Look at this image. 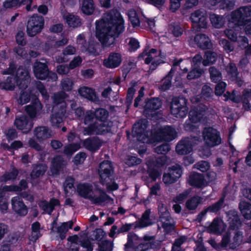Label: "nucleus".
<instances>
[{
    "mask_svg": "<svg viewBox=\"0 0 251 251\" xmlns=\"http://www.w3.org/2000/svg\"><path fill=\"white\" fill-rule=\"evenodd\" d=\"M66 19L68 24L71 27H75L81 25L80 20L77 16L69 15L66 16Z\"/></svg>",
    "mask_w": 251,
    "mask_h": 251,
    "instance_id": "864d4df0",
    "label": "nucleus"
},
{
    "mask_svg": "<svg viewBox=\"0 0 251 251\" xmlns=\"http://www.w3.org/2000/svg\"><path fill=\"white\" fill-rule=\"evenodd\" d=\"M209 163L206 161H201L194 165L195 168L200 170L201 172H206L210 168Z\"/></svg>",
    "mask_w": 251,
    "mask_h": 251,
    "instance_id": "e2e57ef3",
    "label": "nucleus"
},
{
    "mask_svg": "<svg viewBox=\"0 0 251 251\" xmlns=\"http://www.w3.org/2000/svg\"><path fill=\"white\" fill-rule=\"evenodd\" d=\"M79 94L89 100L92 101H96L97 98L95 90L90 87L82 86L78 90Z\"/></svg>",
    "mask_w": 251,
    "mask_h": 251,
    "instance_id": "f704fd0d",
    "label": "nucleus"
},
{
    "mask_svg": "<svg viewBox=\"0 0 251 251\" xmlns=\"http://www.w3.org/2000/svg\"><path fill=\"white\" fill-rule=\"evenodd\" d=\"M220 223L219 219L218 218H214L212 222L207 227L208 232L215 234L220 233Z\"/></svg>",
    "mask_w": 251,
    "mask_h": 251,
    "instance_id": "8fccbe9b",
    "label": "nucleus"
},
{
    "mask_svg": "<svg viewBox=\"0 0 251 251\" xmlns=\"http://www.w3.org/2000/svg\"><path fill=\"white\" fill-rule=\"evenodd\" d=\"M161 106V102L158 99H152L147 102L144 112V114L147 117H152L157 113L156 111Z\"/></svg>",
    "mask_w": 251,
    "mask_h": 251,
    "instance_id": "412c9836",
    "label": "nucleus"
},
{
    "mask_svg": "<svg viewBox=\"0 0 251 251\" xmlns=\"http://www.w3.org/2000/svg\"><path fill=\"white\" fill-rule=\"evenodd\" d=\"M137 89V84L136 82H132L130 83V86L129 87L127 97H126V101L127 102L129 103H131L133 98L134 94Z\"/></svg>",
    "mask_w": 251,
    "mask_h": 251,
    "instance_id": "13d9d810",
    "label": "nucleus"
},
{
    "mask_svg": "<svg viewBox=\"0 0 251 251\" xmlns=\"http://www.w3.org/2000/svg\"><path fill=\"white\" fill-rule=\"evenodd\" d=\"M164 58V56L161 55L160 51L154 49L149 50H145L138 56L139 59H144L146 64L151 62L150 68L152 70L155 69L157 65L163 62L162 59Z\"/></svg>",
    "mask_w": 251,
    "mask_h": 251,
    "instance_id": "20e7f679",
    "label": "nucleus"
},
{
    "mask_svg": "<svg viewBox=\"0 0 251 251\" xmlns=\"http://www.w3.org/2000/svg\"><path fill=\"white\" fill-rule=\"evenodd\" d=\"M53 113L50 117V122L53 126H58L65 119L66 109H58V106L53 107Z\"/></svg>",
    "mask_w": 251,
    "mask_h": 251,
    "instance_id": "b1692460",
    "label": "nucleus"
},
{
    "mask_svg": "<svg viewBox=\"0 0 251 251\" xmlns=\"http://www.w3.org/2000/svg\"><path fill=\"white\" fill-rule=\"evenodd\" d=\"M187 100L185 98H175L173 99L171 106V113L176 118H183L187 113Z\"/></svg>",
    "mask_w": 251,
    "mask_h": 251,
    "instance_id": "423d86ee",
    "label": "nucleus"
},
{
    "mask_svg": "<svg viewBox=\"0 0 251 251\" xmlns=\"http://www.w3.org/2000/svg\"><path fill=\"white\" fill-rule=\"evenodd\" d=\"M15 66L11 64L7 70L3 72V75L11 74L12 75L8 76L6 79L0 82V88L2 89L12 91L15 88V84L20 89H25L29 83V72L27 69L23 68H19L16 72L15 75Z\"/></svg>",
    "mask_w": 251,
    "mask_h": 251,
    "instance_id": "f257e3e1",
    "label": "nucleus"
},
{
    "mask_svg": "<svg viewBox=\"0 0 251 251\" xmlns=\"http://www.w3.org/2000/svg\"><path fill=\"white\" fill-rule=\"evenodd\" d=\"M47 170V166L45 165H40L35 166L31 174V177L32 178H36L43 176Z\"/></svg>",
    "mask_w": 251,
    "mask_h": 251,
    "instance_id": "603ef678",
    "label": "nucleus"
},
{
    "mask_svg": "<svg viewBox=\"0 0 251 251\" xmlns=\"http://www.w3.org/2000/svg\"><path fill=\"white\" fill-rule=\"evenodd\" d=\"M218 54L216 52L210 50L205 52L202 65L208 66L214 64L217 60Z\"/></svg>",
    "mask_w": 251,
    "mask_h": 251,
    "instance_id": "4c0bfd02",
    "label": "nucleus"
},
{
    "mask_svg": "<svg viewBox=\"0 0 251 251\" xmlns=\"http://www.w3.org/2000/svg\"><path fill=\"white\" fill-rule=\"evenodd\" d=\"M96 36L104 47H108L114 43L120 32H96Z\"/></svg>",
    "mask_w": 251,
    "mask_h": 251,
    "instance_id": "f3484780",
    "label": "nucleus"
},
{
    "mask_svg": "<svg viewBox=\"0 0 251 251\" xmlns=\"http://www.w3.org/2000/svg\"><path fill=\"white\" fill-rule=\"evenodd\" d=\"M209 18L212 25L215 28H220L223 26L225 20L223 16L212 13L210 14Z\"/></svg>",
    "mask_w": 251,
    "mask_h": 251,
    "instance_id": "37998d69",
    "label": "nucleus"
},
{
    "mask_svg": "<svg viewBox=\"0 0 251 251\" xmlns=\"http://www.w3.org/2000/svg\"><path fill=\"white\" fill-rule=\"evenodd\" d=\"M191 19L193 23L200 28H206L207 26V15L203 10H198L191 14Z\"/></svg>",
    "mask_w": 251,
    "mask_h": 251,
    "instance_id": "dca6fc26",
    "label": "nucleus"
},
{
    "mask_svg": "<svg viewBox=\"0 0 251 251\" xmlns=\"http://www.w3.org/2000/svg\"><path fill=\"white\" fill-rule=\"evenodd\" d=\"M243 234L241 231L237 230L234 232L232 242L230 243V249L231 250L237 249L243 243Z\"/></svg>",
    "mask_w": 251,
    "mask_h": 251,
    "instance_id": "58836bf2",
    "label": "nucleus"
},
{
    "mask_svg": "<svg viewBox=\"0 0 251 251\" xmlns=\"http://www.w3.org/2000/svg\"><path fill=\"white\" fill-rule=\"evenodd\" d=\"M94 189L91 185L88 183L79 184L77 187V192L78 195L87 199H90Z\"/></svg>",
    "mask_w": 251,
    "mask_h": 251,
    "instance_id": "473e14b6",
    "label": "nucleus"
},
{
    "mask_svg": "<svg viewBox=\"0 0 251 251\" xmlns=\"http://www.w3.org/2000/svg\"><path fill=\"white\" fill-rule=\"evenodd\" d=\"M68 97V95L64 92L60 91L54 94L52 100L54 103L53 106H58V109H66V104L65 99Z\"/></svg>",
    "mask_w": 251,
    "mask_h": 251,
    "instance_id": "2f4dec72",
    "label": "nucleus"
},
{
    "mask_svg": "<svg viewBox=\"0 0 251 251\" xmlns=\"http://www.w3.org/2000/svg\"><path fill=\"white\" fill-rule=\"evenodd\" d=\"M32 232L30 236V240L35 241L38 239L41 236L40 233V225L39 222L33 223L31 226Z\"/></svg>",
    "mask_w": 251,
    "mask_h": 251,
    "instance_id": "de8ad7c7",
    "label": "nucleus"
},
{
    "mask_svg": "<svg viewBox=\"0 0 251 251\" xmlns=\"http://www.w3.org/2000/svg\"><path fill=\"white\" fill-rule=\"evenodd\" d=\"M42 105L38 100H35L34 103L26 106V113L31 118L38 117L42 112Z\"/></svg>",
    "mask_w": 251,
    "mask_h": 251,
    "instance_id": "bb28decb",
    "label": "nucleus"
},
{
    "mask_svg": "<svg viewBox=\"0 0 251 251\" xmlns=\"http://www.w3.org/2000/svg\"><path fill=\"white\" fill-rule=\"evenodd\" d=\"M18 103L23 105L29 101L30 99V93L27 91H21L19 96L16 97Z\"/></svg>",
    "mask_w": 251,
    "mask_h": 251,
    "instance_id": "3c124183",
    "label": "nucleus"
},
{
    "mask_svg": "<svg viewBox=\"0 0 251 251\" xmlns=\"http://www.w3.org/2000/svg\"><path fill=\"white\" fill-rule=\"evenodd\" d=\"M33 71L35 77L39 79H46L49 75V71L45 63L36 62L34 64Z\"/></svg>",
    "mask_w": 251,
    "mask_h": 251,
    "instance_id": "a878e982",
    "label": "nucleus"
},
{
    "mask_svg": "<svg viewBox=\"0 0 251 251\" xmlns=\"http://www.w3.org/2000/svg\"><path fill=\"white\" fill-rule=\"evenodd\" d=\"M177 136L176 129L171 126H166L162 127L158 132L156 139L159 141L170 142L175 139Z\"/></svg>",
    "mask_w": 251,
    "mask_h": 251,
    "instance_id": "f8f14e48",
    "label": "nucleus"
},
{
    "mask_svg": "<svg viewBox=\"0 0 251 251\" xmlns=\"http://www.w3.org/2000/svg\"><path fill=\"white\" fill-rule=\"evenodd\" d=\"M148 121L147 120H142L134 124L132 133L137 139L144 142L149 136L148 132L146 130Z\"/></svg>",
    "mask_w": 251,
    "mask_h": 251,
    "instance_id": "9d476101",
    "label": "nucleus"
},
{
    "mask_svg": "<svg viewBox=\"0 0 251 251\" xmlns=\"http://www.w3.org/2000/svg\"><path fill=\"white\" fill-rule=\"evenodd\" d=\"M176 151L178 154L184 155L188 151V139L185 138L181 140L176 146Z\"/></svg>",
    "mask_w": 251,
    "mask_h": 251,
    "instance_id": "49530a36",
    "label": "nucleus"
},
{
    "mask_svg": "<svg viewBox=\"0 0 251 251\" xmlns=\"http://www.w3.org/2000/svg\"><path fill=\"white\" fill-rule=\"evenodd\" d=\"M34 135L39 141H42L52 136V131L48 127L39 126L34 129Z\"/></svg>",
    "mask_w": 251,
    "mask_h": 251,
    "instance_id": "cd10ccee",
    "label": "nucleus"
},
{
    "mask_svg": "<svg viewBox=\"0 0 251 251\" xmlns=\"http://www.w3.org/2000/svg\"><path fill=\"white\" fill-rule=\"evenodd\" d=\"M65 164L66 162L62 157L60 156H55L52 161V165L50 167L52 173L57 174Z\"/></svg>",
    "mask_w": 251,
    "mask_h": 251,
    "instance_id": "e433bc0d",
    "label": "nucleus"
},
{
    "mask_svg": "<svg viewBox=\"0 0 251 251\" xmlns=\"http://www.w3.org/2000/svg\"><path fill=\"white\" fill-rule=\"evenodd\" d=\"M75 82L73 79L69 77L63 78L60 82V87L63 92H71L74 88Z\"/></svg>",
    "mask_w": 251,
    "mask_h": 251,
    "instance_id": "c03bdc74",
    "label": "nucleus"
},
{
    "mask_svg": "<svg viewBox=\"0 0 251 251\" xmlns=\"http://www.w3.org/2000/svg\"><path fill=\"white\" fill-rule=\"evenodd\" d=\"M128 40V45L129 46L128 50L129 51H135L139 48L140 44L137 39L134 38H130Z\"/></svg>",
    "mask_w": 251,
    "mask_h": 251,
    "instance_id": "338daca9",
    "label": "nucleus"
},
{
    "mask_svg": "<svg viewBox=\"0 0 251 251\" xmlns=\"http://www.w3.org/2000/svg\"><path fill=\"white\" fill-rule=\"evenodd\" d=\"M96 121L87 127L84 128V135L103 134L110 132L113 125L112 122L107 121L108 112L105 109L100 108L94 112Z\"/></svg>",
    "mask_w": 251,
    "mask_h": 251,
    "instance_id": "7ed1b4c3",
    "label": "nucleus"
},
{
    "mask_svg": "<svg viewBox=\"0 0 251 251\" xmlns=\"http://www.w3.org/2000/svg\"><path fill=\"white\" fill-rule=\"evenodd\" d=\"M189 185L198 189H202L207 185L203 175L197 172L189 175Z\"/></svg>",
    "mask_w": 251,
    "mask_h": 251,
    "instance_id": "4be33fe9",
    "label": "nucleus"
},
{
    "mask_svg": "<svg viewBox=\"0 0 251 251\" xmlns=\"http://www.w3.org/2000/svg\"><path fill=\"white\" fill-rule=\"evenodd\" d=\"M144 239L146 242L141 244L142 246H144L145 251L150 249H157L159 246V243L155 241L153 237L145 236Z\"/></svg>",
    "mask_w": 251,
    "mask_h": 251,
    "instance_id": "a19ab883",
    "label": "nucleus"
},
{
    "mask_svg": "<svg viewBox=\"0 0 251 251\" xmlns=\"http://www.w3.org/2000/svg\"><path fill=\"white\" fill-rule=\"evenodd\" d=\"M158 213L162 227L166 230L170 231L174 229V225L167 207L162 202H160L158 207Z\"/></svg>",
    "mask_w": 251,
    "mask_h": 251,
    "instance_id": "1a4fd4ad",
    "label": "nucleus"
},
{
    "mask_svg": "<svg viewBox=\"0 0 251 251\" xmlns=\"http://www.w3.org/2000/svg\"><path fill=\"white\" fill-rule=\"evenodd\" d=\"M210 77L211 81L217 83L222 79V74L218 69L215 67H210L209 69Z\"/></svg>",
    "mask_w": 251,
    "mask_h": 251,
    "instance_id": "09e8293b",
    "label": "nucleus"
},
{
    "mask_svg": "<svg viewBox=\"0 0 251 251\" xmlns=\"http://www.w3.org/2000/svg\"><path fill=\"white\" fill-rule=\"evenodd\" d=\"M231 20H235V22L243 23L242 20L245 18H251V5L241 7L231 13Z\"/></svg>",
    "mask_w": 251,
    "mask_h": 251,
    "instance_id": "4468645a",
    "label": "nucleus"
},
{
    "mask_svg": "<svg viewBox=\"0 0 251 251\" xmlns=\"http://www.w3.org/2000/svg\"><path fill=\"white\" fill-rule=\"evenodd\" d=\"M74 179L72 177L67 178L64 184V191L68 195H71L74 190Z\"/></svg>",
    "mask_w": 251,
    "mask_h": 251,
    "instance_id": "4d7b16f0",
    "label": "nucleus"
},
{
    "mask_svg": "<svg viewBox=\"0 0 251 251\" xmlns=\"http://www.w3.org/2000/svg\"><path fill=\"white\" fill-rule=\"evenodd\" d=\"M202 134L205 144L209 147L218 146L222 142L220 132L212 126L205 127Z\"/></svg>",
    "mask_w": 251,
    "mask_h": 251,
    "instance_id": "39448f33",
    "label": "nucleus"
},
{
    "mask_svg": "<svg viewBox=\"0 0 251 251\" xmlns=\"http://www.w3.org/2000/svg\"><path fill=\"white\" fill-rule=\"evenodd\" d=\"M73 225L72 221L63 223L57 228V233L59 234L60 238L63 240L66 237V233L69 228H71Z\"/></svg>",
    "mask_w": 251,
    "mask_h": 251,
    "instance_id": "a18cd8bd",
    "label": "nucleus"
},
{
    "mask_svg": "<svg viewBox=\"0 0 251 251\" xmlns=\"http://www.w3.org/2000/svg\"><path fill=\"white\" fill-rule=\"evenodd\" d=\"M99 173L100 176V182L104 184L108 180H111L110 177L113 173V167L112 163L109 161H104L100 165Z\"/></svg>",
    "mask_w": 251,
    "mask_h": 251,
    "instance_id": "9b49d317",
    "label": "nucleus"
},
{
    "mask_svg": "<svg viewBox=\"0 0 251 251\" xmlns=\"http://www.w3.org/2000/svg\"><path fill=\"white\" fill-rule=\"evenodd\" d=\"M226 84L224 81H221L216 85L215 88V94L217 96L223 95L226 90Z\"/></svg>",
    "mask_w": 251,
    "mask_h": 251,
    "instance_id": "69168bd1",
    "label": "nucleus"
},
{
    "mask_svg": "<svg viewBox=\"0 0 251 251\" xmlns=\"http://www.w3.org/2000/svg\"><path fill=\"white\" fill-rule=\"evenodd\" d=\"M11 205L14 211L21 216H25L28 212V208L24 203L22 199L15 197L11 199Z\"/></svg>",
    "mask_w": 251,
    "mask_h": 251,
    "instance_id": "aec40b11",
    "label": "nucleus"
},
{
    "mask_svg": "<svg viewBox=\"0 0 251 251\" xmlns=\"http://www.w3.org/2000/svg\"><path fill=\"white\" fill-rule=\"evenodd\" d=\"M101 142L97 138H90L83 141L84 146L88 150L95 151L101 146Z\"/></svg>",
    "mask_w": 251,
    "mask_h": 251,
    "instance_id": "72a5a7b5",
    "label": "nucleus"
},
{
    "mask_svg": "<svg viewBox=\"0 0 251 251\" xmlns=\"http://www.w3.org/2000/svg\"><path fill=\"white\" fill-rule=\"evenodd\" d=\"M201 198L196 196L189 198V210H195L201 201Z\"/></svg>",
    "mask_w": 251,
    "mask_h": 251,
    "instance_id": "052dcab7",
    "label": "nucleus"
},
{
    "mask_svg": "<svg viewBox=\"0 0 251 251\" xmlns=\"http://www.w3.org/2000/svg\"><path fill=\"white\" fill-rule=\"evenodd\" d=\"M80 148V145L77 143L68 144L64 147L63 153L68 156H71Z\"/></svg>",
    "mask_w": 251,
    "mask_h": 251,
    "instance_id": "5fc2aeb1",
    "label": "nucleus"
},
{
    "mask_svg": "<svg viewBox=\"0 0 251 251\" xmlns=\"http://www.w3.org/2000/svg\"><path fill=\"white\" fill-rule=\"evenodd\" d=\"M226 71L227 74L230 75L233 79H237L238 78L239 73L238 69L234 63H229L226 68Z\"/></svg>",
    "mask_w": 251,
    "mask_h": 251,
    "instance_id": "6e6d98bb",
    "label": "nucleus"
},
{
    "mask_svg": "<svg viewBox=\"0 0 251 251\" xmlns=\"http://www.w3.org/2000/svg\"><path fill=\"white\" fill-rule=\"evenodd\" d=\"M225 201V196H222L219 200L209 205L206 208L202 210L197 216L196 221L198 223H201L203 219V217L206 214L207 212L217 214L219 211L224 207H225L224 203Z\"/></svg>",
    "mask_w": 251,
    "mask_h": 251,
    "instance_id": "6e6552de",
    "label": "nucleus"
},
{
    "mask_svg": "<svg viewBox=\"0 0 251 251\" xmlns=\"http://www.w3.org/2000/svg\"><path fill=\"white\" fill-rule=\"evenodd\" d=\"M242 22L241 24L238 22H235V20H230L229 21L228 27L236 31L244 29L245 31H251V21L242 20Z\"/></svg>",
    "mask_w": 251,
    "mask_h": 251,
    "instance_id": "c85d7f7f",
    "label": "nucleus"
},
{
    "mask_svg": "<svg viewBox=\"0 0 251 251\" xmlns=\"http://www.w3.org/2000/svg\"><path fill=\"white\" fill-rule=\"evenodd\" d=\"M14 125L18 129L23 130L24 132L27 133L32 128L33 123L27 116L23 115L16 118Z\"/></svg>",
    "mask_w": 251,
    "mask_h": 251,
    "instance_id": "6ab92c4d",
    "label": "nucleus"
},
{
    "mask_svg": "<svg viewBox=\"0 0 251 251\" xmlns=\"http://www.w3.org/2000/svg\"><path fill=\"white\" fill-rule=\"evenodd\" d=\"M219 44L227 52H231L234 49L233 46H232L231 43L227 39H222L220 40L219 41Z\"/></svg>",
    "mask_w": 251,
    "mask_h": 251,
    "instance_id": "0e129e2a",
    "label": "nucleus"
},
{
    "mask_svg": "<svg viewBox=\"0 0 251 251\" xmlns=\"http://www.w3.org/2000/svg\"><path fill=\"white\" fill-rule=\"evenodd\" d=\"M109 196L98 186L96 185L92 193L89 200L93 204L101 205L103 203L108 201Z\"/></svg>",
    "mask_w": 251,
    "mask_h": 251,
    "instance_id": "ddd939ff",
    "label": "nucleus"
},
{
    "mask_svg": "<svg viewBox=\"0 0 251 251\" xmlns=\"http://www.w3.org/2000/svg\"><path fill=\"white\" fill-rule=\"evenodd\" d=\"M182 174L181 170L177 167L170 168L163 176V181L166 185L175 183Z\"/></svg>",
    "mask_w": 251,
    "mask_h": 251,
    "instance_id": "a211bd4d",
    "label": "nucleus"
},
{
    "mask_svg": "<svg viewBox=\"0 0 251 251\" xmlns=\"http://www.w3.org/2000/svg\"><path fill=\"white\" fill-rule=\"evenodd\" d=\"M96 31H122L124 29V20L117 10L112 9L96 22Z\"/></svg>",
    "mask_w": 251,
    "mask_h": 251,
    "instance_id": "f03ea898",
    "label": "nucleus"
},
{
    "mask_svg": "<svg viewBox=\"0 0 251 251\" xmlns=\"http://www.w3.org/2000/svg\"><path fill=\"white\" fill-rule=\"evenodd\" d=\"M150 209H147L143 214L141 218L134 223V227L141 228L152 225V222L150 218Z\"/></svg>",
    "mask_w": 251,
    "mask_h": 251,
    "instance_id": "7c9ffc66",
    "label": "nucleus"
},
{
    "mask_svg": "<svg viewBox=\"0 0 251 251\" xmlns=\"http://www.w3.org/2000/svg\"><path fill=\"white\" fill-rule=\"evenodd\" d=\"M18 175V171L16 169H13L11 172H6L1 177L0 181L6 182L7 181L13 180L16 178Z\"/></svg>",
    "mask_w": 251,
    "mask_h": 251,
    "instance_id": "680f3d73",
    "label": "nucleus"
},
{
    "mask_svg": "<svg viewBox=\"0 0 251 251\" xmlns=\"http://www.w3.org/2000/svg\"><path fill=\"white\" fill-rule=\"evenodd\" d=\"M121 63V55L118 53H111L107 59L103 61V65L107 68H114Z\"/></svg>",
    "mask_w": 251,
    "mask_h": 251,
    "instance_id": "c756f323",
    "label": "nucleus"
},
{
    "mask_svg": "<svg viewBox=\"0 0 251 251\" xmlns=\"http://www.w3.org/2000/svg\"><path fill=\"white\" fill-rule=\"evenodd\" d=\"M95 10V6L93 0H84L82 3L81 10L87 15L92 14Z\"/></svg>",
    "mask_w": 251,
    "mask_h": 251,
    "instance_id": "79ce46f5",
    "label": "nucleus"
},
{
    "mask_svg": "<svg viewBox=\"0 0 251 251\" xmlns=\"http://www.w3.org/2000/svg\"><path fill=\"white\" fill-rule=\"evenodd\" d=\"M239 208L244 217L247 220L251 219V204L246 201H242L239 204Z\"/></svg>",
    "mask_w": 251,
    "mask_h": 251,
    "instance_id": "c9c22d12",
    "label": "nucleus"
},
{
    "mask_svg": "<svg viewBox=\"0 0 251 251\" xmlns=\"http://www.w3.org/2000/svg\"><path fill=\"white\" fill-rule=\"evenodd\" d=\"M194 41L197 46L202 50L210 49L212 47V44L209 38L203 33L196 34Z\"/></svg>",
    "mask_w": 251,
    "mask_h": 251,
    "instance_id": "393cba45",
    "label": "nucleus"
},
{
    "mask_svg": "<svg viewBox=\"0 0 251 251\" xmlns=\"http://www.w3.org/2000/svg\"><path fill=\"white\" fill-rule=\"evenodd\" d=\"M207 110V106L202 103H200L194 106L189 111V122L197 124L201 121H204L206 117H204Z\"/></svg>",
    "mask_w": 251,
    "mask_h": 251,
    "instance_id": "0eeeda50",
    "label": "nucleus"
},
{
    "mask_svg": "<svg viewBox=\"0 0 251 251\" xmlns=\"http://www.w3.org/2000/svg\"><path fill=\"white\" fill-rule=\"evenodd\" d=\"M59 204V201L54 199H52L49 203L45 201H41L39 203L40 207L49 214H50L51 213L55 206Z\"/></svg>",
    "mask_w": 251,
    "mask_h": 251,
    "instance_id": "ea45409f",
    "label": "nucleus"
},
{
    "mask_svg": "<svg viewBox=\"0 0 251 251\" xmlns=\"http://www.w3.org/2000/svg\"><path fill=\"white\" fill-rule=\"evenodd\" d=\"M203 73L201 67L192 66V70L189 71V80L200 77Z\"/></svg>",
    "mask_w": 251,
    "mask_h": 251,
    "instance_id": "bf43d9fd",
    "label": "nucleus"
},
{
    "mask_svg": "<svg viewBox=\"0 0 251 251\" xmlns=\"http://www.w3.org/2000/svg\"><path fill=\"white\" fill-rule=\"evenodd\" d=\"M100 251H111L112 243L107 240H103L99 244Z\"/></svg>",
    "mask_w": 251,
    "mask_h": 251,
    "instance_id": "774afa93",
    "label": "nucleus"
},
{
    "mask_svg": "<svg viewBox=\"0 0 251 251\" xmlns=\"http://www.w3.org/2000/svg\"><path fill=\"white\" fill-rule=\"evenodd\" d=\"M227 221L230 229L235 230L238 229L241 225L238 213L235 210H230L226 213Z\"/></svg>",
    "mask_w": 251,
    "mask_h": 251,
    "instance_id": "5701e85b",
    "label": "nucleus"
},
{
    "mask_svg": "<svg viewBox=\"0 0 251 251\" xmlns=\"http://www.w3.org/2000/svg\"><path fill=\"white\" fill-rule=\"evenodd\" d=\"M44 18L34 14L27 22V31H41L44 28Z\"/></svg>",
    "mask_w": 251,
    "mask_h": 251,
    "instance_id": "2eb2a0df",
    "label": "nucleus"
}]
</instances>
